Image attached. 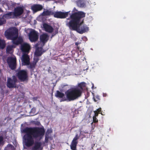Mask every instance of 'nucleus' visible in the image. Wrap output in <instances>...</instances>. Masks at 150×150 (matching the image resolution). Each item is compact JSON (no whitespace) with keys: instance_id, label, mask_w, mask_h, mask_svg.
<instances>
[{"instance_id":"6e6552de","label":"nucleus","mask_w":150,"mask_h":150,"mask_svg":"<svg viewBox=\"0 0 150 150\" xmlns=\"http://www.w3.org/2000/svg\"><path fill=\"white\" fill-rule=\"evenodd\" d=\"M7 61L9 67L11 70H14L16 69V58L8 57Z\"/></svg>"},{"instance_id":"2eb2a0df","label":"nucleus","mask_w":150,"mask_h":150,"mask_svg":"<svg viewBox=\"0 0 150 150\" xmlns=\"http://www.w3.org/2000/svg\"><path fill=\"white\" fill-rule=\"evenodd\" d=\"M45 51L43 50L42 47H38L35 52V55L36 57L40 56Z\"/></svg>"},{"instance_id":"9d476101","label":"nucleus","mask_w":150,"mask_h":150,"mask_svg":"<svg viewBox=\"0 0 150 150\" xmlns=\"http://www.w3.org/2000/svg\"><path fill=\"white\" fill-rule=\"evenodd\" d=\"M24 12V9L23 7L18 6L15 8L13 13L15 18H17L22 15Z\"/></svg>"},{"instance_id":"a19ab883","label":"nucleus","mask_w":150,"mask_h":150,"mask_svg":"<svg viewBox=\"0 0 150 150\" xmlns=\"http://www.w3.org/2000/svg\"><path fill=\"white\" fill-rule=\"evenodd\" d=\"M78 49H79V47H77Z\"/></svg>"},{"instance_id":"ea45409f","label":"nucleus","mask_w":150,"mask_h":150,"mask_svg":"<svg viewBox=\"0 0 150 150\" xmlns=\"http://www.w3.org/2000/svg\"><path fill=\"white\" fill-rule=\"evenodd\" d=\"M35 110L34 109H33V108H32V109H31V110L32 111H33V110Z\"/></svg>"},{"instance_id":"412c9836","label":"nucleus","mask_w":150,"mask_h":150,"mask_svg":"<svg viewBox=\"0 0 150 150\" xmlns=\"http://www.w3.org/2000/svg\"><path fill=\"white\" fill-rule=\"evenodd\" d=\"M77 6L80 7H85L86 5L83 0H78L76 1Z\"/></svg>"},{"instance_id":"79ce46f5","label":"nucleus","mask_w":150,"mask_h":150,"mask_svg":"<svg viewBox=\"0 0 150 150\" xmlns=\"http://www.w3.org/2000/svg\"><path fill=\"white\" fill-rule=\"evenodd\" d=\"M68 20H69V18H68L67 19Z\"/></svg>"},{"instance_id":"c756f323","label":"nucleus","mask_w":150,"mask_h":150,"mask_svg":"<svg viewBox=\"0 0 150 150\" xmlns=\"http://www.w3.org/2000/svg\"><path fill=\"white\" fill-rule=\"evenodd\" d=\"M36 64L33 62L32 63H30V66L28 67V68L30 69H34L35 68V66L36 65Z\"/></svg>"},{"instance_id":"9b49d317","label":"nucleus","mask_w":150,"mask_h":150,"mask_svg":"<svg viewBox=\"0 0 150 150\" xmlns=\"http://www.w3.org/2000/svg\"><path fill=\"white\" fill-rule=\"evenodd\" d=\"M30 49V46L27 43H24L21 44V50L23 54H28Z\"/></svg>"},{"instance_id":"c85d7f7f","label":"nucleus","mask_w":150,"mask_h":150,"mask_svg":"<svg viewBox=\"0 0 150 150\" xmlns=\"http://www.w3.org/2000/svg\"><path fill=\"white\" fill-rule=\"evenodd\" d=\"M4 150H13V146L10 144L5 148Z\"/></svg>"},{"instance_id":"aec40b11","label":"nucleus","mask_w":150,"mask_h":150,"mask_svg":"<svg viewBox=\"0 0 150 150\" xmlns=\"http://www.w3.org/2000/svg\"><path fill=\"white\" fill-rule=\"evenodd\" d=\"M55 96L57 98H62V101L63 98L65 97L64 94L58 90L56 91V93L55 94Z\"/></svg>"},{"instance_id":"f704fd0d","label":"nucleus","mask_w":150,"mask_h":150,"mask_svg":"<svg viewBox=\"0 0 150 150\" xmlns=\"http://www.w3.org/2000/svg\"><path fill=\"white\" fill-rule=\"evenodd\" d=\"M101 108H99L96 111L99 113H100V112L101 111Z\"/></svg>"},{"instance_id":"f257e3e1","label":"nucleus","mask_w":150,"mask_h":150,"mask_svg":"<svg viewBox=\"0 0 150 150\" xmlns=\"http://www.w3.org/2000/svg\"><path fill=\"white\" fill-rule=\"evenodd\" d=\"M85 16V13L80 11L72 13L70 16V21L67 25L72 30L76 31L80 34H83L87 32L89 28L86 25L83 24V20L81 19Z\"/></svg>"},{"instance_id":"4468645a","label":"nucleus","mask_w":150,"mask_h":150,"mask_svg":"<svg viewBox=\"0 0 150 150\" xmlns=\"http://www.w3.org/2000/svg\"><path fill=\"white\" fill-rule=\"evenodd\" d=\"M43 7L39 4H34L31 6V9L34 12H36L41 10Z\"/></svg>"},{"instance_id":"2f4dec72","label":"nucleus","mask_w":150,"mask_h":150,"mask_svg":"<svg viewBox=\"0 0 150 150\" xmlns=\"http://www.w3.org/2000/svg\"><path fill=\"white\" fill-rule=\"evenodd\" d=\"M93 122L91 123V124H93V122L94 123H97L98 122V120L95 116H93Z\"/></svg>"},{"instance_id":"f8f14e48","label":"nucleus","mask_w":150,"mask_h":150,"mask_svg":"<svg viewBox=\"0 0 150 150\" xmlns=\"http://www.w3.org/2000/svg\"><path fill=\"white\" fill-rule=\"evenodd\" d=\"M22 64L23 65H27L30 63V59L27 54H23L22 57Z\"/></svg>"},{"instance_id":"7ed1b4c3","label":"nucleus","mask_w":150,"mask_h":150,"mask_svg":"<svg viewBox=\"0 0 150 150\" xmlns=\"http://www.w3.org/2000/svg\"><path fill=\"white\" fill-rule=\"evenodd\" d=\"M66 98L64 97L62 101L74 100L80 97L81 95V91L78 88H74L68 90L65 92Z\"/></svg>"},{"instance_id":"ddd939ff","label":"nucleus","mask_w":150,"mask_h":150,"mask_svg":"<svg viewBox=\"0 0 150 150\" xmlns=\"http://www.w3.org/2000/svg\"><path fill=\"white\" fill-rule=\"evenodd\" d=\"M79 137L78 134L76 135L75 137L73 139L71 145V148L72 150H75L78 143L77 140L79 139Z\"/></svg>"},{"instance_id":"c9c22d12","label":"nucleus","mask_w":150,"mask_h":150,"mask_svg":"<svg viewBox=\"0 0 150 150\" xmlns=\"http://www.w3.org/2000/svg\"><path fill=\"white\" fill-rule=\"evenodd\" d=\"M16 4V3H13L11 4V6L12 7H14L15 6Z\"/></svg>"},{"instance_id":"dca6fc26","label":"nucleus","mask_w":150,"mask_h":150,"mask_svg":"<svg viewBox=\"0 0 150 150\" xmlns=\"http://www.w3.org/2000/svg\"><path fill=\"white\" fill-rule=\"evenodd\" d=\"M1 18H3V19H10L14 18H15L14 16L13 12H8V13L4 14Z\"/></svg>"},{"instance_id":"423d86ee","label":"nucleus","mask_w":150,"mask_h":150,"mask_svg":"<svg viewBox=\"0 0 150 150\" xmlns=\"http://www.w3.org/2000/svg\"><path fill=\"white\" fill-rule=\"evenodd\" d=\"M17 82V79L16 77L13 76L12 79L8 78L7 79V86L9 88H16V83Z\"/></svg>"},{"instance_id":"f03ea898","label":"nucleus","mask_w":150,"mask_h":150,"mask_svg":"<svg viewBox=\"0 0 150 150\" xmlns=\"http://www.w3.org/2000/svg\"><path fill=\"white\" fill-rule=\"evenodd\" d=\"M23 132L26 134L24 136L25 145L30 147L34 144V138L42 137L44 135L45 131L42 127H26L23 129Z\"/></svg>"},{"instance_id":"a878e982","label":"nucleus","mask_w":150,"mask_h":150,"mask_svg":"<svg viewBox=\"0 0 150 150\" xmlns=\"http://www.w3.org/2000/svg\"><path fill=\"white\" fill-rule=\"evenodd\" d=\"M13 48V46L12 45H9L7 47L6 49V52L8 53H10L12 51Z\"/></svg>"},{"instance_id":"39448f33","label":"nucleus","mask_w":150,"mask_h":150,"mask_svg":"<svg viewBox=\"0 0 150 150\" xmlns=\"http://www.w3.org/2000/svg\"><path fill=\"white\" fill-rule=\"evenodd\" d=\"M16 75L21 82L28 81V74L26 70H20L16 73Z\"/></svg>"},{"instance_id":"58836bf2","label":"nucleus","mask_w":150,"mask_h":150,"mask_svg":"<svg viewBox=\"0 0 150 150\" xmlns=\"http://www.w3.org/2000/svg\"><path fill=\"white\" fill-rule=\"evenodd\" d=\"M3 10L0 8V13L3 12Z\"/></svg>"},{"instance_id":"f3484780","label":"nucleus","mask_w":150,"mask_h":150,"mask_svg":"<svg viewBox=\"0 0 150 150\" xmlns=\"http://www.w3.org/2000/svg\"><path fill=\"white\" fill-rule=\"evenodd\" d=\"M43 26L45 31L49 33H52L54 30L53 28L51 26L47 23L44 24Z\"/></svg>"},{"instance_id":"473e14b6","label":"nucleus","mask_w":150,"mask_h":150,"mask_svg":"<svg viewBox=\"0 0 150 150\" xmlns=\"http://www.w3.org/2000/svg\"><path fill=\"white\" fill-rule=\"evenodd\" d=\"M96 98L97 99V100H96L95 99L93 98L95 102H96L97 101V100H100V96L98 95L96 96Z\"/></svg>"},{"instance_id":"6ab92c4d","label":"nucleus","mask_w":150,"mask_h":150,"mask_svg":"<svg viewBox=\"0 0 150 150\" xmlns=\"http://www.w3.org/2000/svg\"><path fill=\"white\" fill-rule=\"evenodd\" d=\"M41 145V143L40 142H35L34 146L32 148V150H38L40 148Z\"/></svg>"},{"instance_id":"0eeeda50","label":"nucleus","mask_w":150,"mask_h":150,"mask_svg":"<svg viewBox=\"0 0 150 150\" xmlns=\"http://www.w3.org/2000/svg\"><path fill=\"white\" fill-rule=\"evenodd\" d=\"M29 39L32 42L37 41L39 38L38 33L35 30L31 31L28 35Z\"/></svg>"},{"instance_id":"a211bd4d","label":"nucleus","mask_w":150,"mask_h":150,"mask_svg":"<svg viewBox=\"0 0 150 150\" xmlns=\"http://www.w3.org/2000/svg\"><path fill=\"white\" fill-rule=\"evenodd\" d=\"M48 38V36L47 34H43L40 35V41L43 43L47 41Z\"/></svg>"},{"instance_id":"bb28decb","label":"nucleus","mask_w":150,"mask_h":150,"mask_svg":"<svg viewBox=\"0 0 150 150\" xmlns=\"http://www.w3.org/2000/svg\"><path fill=\"white\" fill-rule=\"evenodd\" d=\"M6 23V20L5 19L0 18V26L3 25Z\"/></svg>"},{"instance_id":"5701e85b","label":"nucleus","mask_w":150,"mask_h":150,"mask_svg":"<svg viewBox=\"0 0 150 150\" xmlns=\"http://www.w3.org/2000/svg\"><path fill=\"white\" fill-rule=\"evenodd\" d=\"M12 40L13 43L16 45L21 44L23 41V39L21 38H19L17 40L14 39Z\"/></svg>"},{"instance_id":"cd10ccee","label":"nucleus","mask_w":150,"mask_h":150,"mask_svg":"<svg viewBox=\"0 0 150 150\" xmlns=\"http://www.w3.org/2000/svg\"><path fill=\"white\" fill-rule=\"evenodd\" d=\"M4 137L2 135H0V146L4 144Z\"/></svg>"},{"instance_id":"e433bc0d","label":"nucleus","mask_w":150,"mask_h":150,"mask_svg":"<svg viewBox=\"0 0 150 150\" xmlns=\"http://www.w3.org/2000/svg\"><path fill=\"white\" fill-rule=\"evenodd\" d=\"M107 96V94L105 93H103V97H106V96Z\"/></svg>"},{"instance_id":"b1692460","label":"nucleus","mask_w":150,"mask_h":150,"mask_svg":"<svg viewBox=\"0 0 150 150\" xmlns=\"http://www.w3.org/2000/svg\"><path fill=\"white\" fill-rule=\"evenodd\" d=\"M6 46L5 41L0 39V48L2 49L4 48Z\"/></svg>"},{"instance_id":"4be33fe9","label":"nucleus","mask_w":150,"mask_h":150,"mask_svg":"<svg viewBox=\"0 0 150 150\" xmlns=\"http://www.w3.org/2000/svg\"><path fill=\"white\" fill-rule=\"evenodd\" d=\"M54 12L51 11L47 10L45 11H44L42 13L43 16H47L53 15Z\"/></svg>"},{"instance_id":"4c0bfd02","label":"nucleus","mask_w":150,"mask_h":150,"mask_svg":"<svg viewBox=\"0 0 150 150\" xmlns=\"http://www.w3.org/2000/svg\"><path fill=\"white\" fill-rule=\"evenodd\" d=\"M79 43L78 42H76L75 43V45H76V46H78V45L79 44Z\"/></svg>"},{"instance_id":"72a5a7b5","label":"nucleus","mask_w":150,"mask_h":150,"mask_svg":"<svg viewBox=\"0 0 150 150\" xmlns=\"http://www.w3.org/2000/svg\"><path fill=\"white\" fill-rule=\"evenodd\" d=\"M94 112L95 113V115L94 116H95V117H97L98 116V113L99 112H98L96 111H94Z\"/></svg>"},{"instance_id":"20e7f679","label":"nucleus","mask_w":150,"mask_h":150,"mask_svg":"<svg viewBox=\"0 0 150 150\" xmlns=\"http://www.w3.org/2000/svg\"><path fill=\"white\" fill-rule=\"evenodd\" d=\"M5 35L8 39L13 40L17 39L18 36V31L15 28L9 29L5 32Z\"/></svg>"},{"instance_id":"393cba45","label":"nucleus","mask_w":150,"mask_h":150,"mask_svg":"<svg viewBox=\"0 0 150 150\" xmlns=\"http://www.w3.org/2000/svg\"><path fill=\"white\" fill-rule=\"evenodd\" d=\"M86 85V83L84 82H83L79 83L78 86L81 89H82L83 88L85 87Z\"/></svg>"},{"instance_id":"1a4fd4ad","label":"nucleus","mask_w":150,"mask_h":150,"mask_svg":"<svg viewBox=\"0 0 150 150\" xmlns=\"http://www.w3.org/2000/svg\"><path fill=\"white\" fill-rule=\"evenodd\" d=\"M69 12H62L61 11L54 12V16L56 18H64L67 17Z\"/></svg>"},{"instance_id":"7c9ffc66","label":"nucleus","mask_w":150,"mask_h":150,"mask_svg":"<svg viewBox=\"0 0 150 150\" xmlns=\"http://www.w3.org/2000/svg\"><path fill=\"white\" fill-rule=\"evenodd\" d=\"M39 57H36L35 56L34 59V62L36 64L39 60Z\"/></svg>"}]
</instances>
